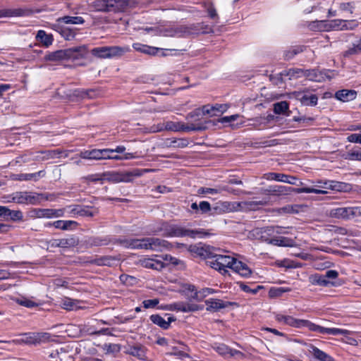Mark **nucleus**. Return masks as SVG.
Segmentation results:
<instances>
[{
	"mask_svg": "<svg viewBox=\"0 0 361 361\" xmlns=\"http://www.w3.org/2000/svg\"><path fill=\"white\" fill-rule=\"evenodd\" d=\"M205 303L208 311L215 312L226 307L223 301L219 299H209L206 300Z\"/></svg>",
	"mask_w": 361,
	"mask_h": 361,
	"instance_id": "e433bc0d",
	"label": "nucleus"
},
{
	"mask_svg": "<svg viewBox=\"0 0 361 361\" xmlns=\"http://www.w3.org/2000/svg\"><path fill=\"white\" fill-rule=\"evenodd\" d=\"M130 0H97L94 8L99 11H123L130 6Z\"/></svg>",
	"mask_w": 361,
	"mask_h": 361,
	"instance_id": "39448f33",
	"label": "nucleus"
},
{
	"mask_svg": "<svg viewBox=\"0 0 361 361\" xmlns=\"http://www.w3.org/2000/svg\"><path fill=\"white\" fill-rule=\"evenodd\" d=\"M67 59L78 60L85 58L87 54V47L85 45L75 47L66 49Z\"/></svg>",
	"mask_w": 361,
	"mask_h": 361,
	"instance_id": "4468645a",
	"label": "nucleus"
},
{
	"mask_svg": "<svg viewBox=\"0 0 361 361\" xmlns=\"http://www.w3.org/2000/svg\"><path fill=\"white\" fill-rule=\"evenodd\" d=\"M213 348L221 355L235 357L243 356V353L237 350H233L229 348L227 345L224 343H214Z\"/></svg>",
	"mask_w": 361,
	"mask_h": 361,
	"instance_id": "dca6fc26",
	"label": "nucleus"
},
{
	"mask_svg": "<svg viewBox=\"0 0 361 361\" xmlns=\"http://www.w3.org/2000/svg\"><path fill=\"white\" fill-rule=\"evenodd\" d=\"M102 348L106 353H118L121 350L120 345L114 343H104L102 345Z\"/></svg>",
	"mask_w": 361,
	"mask_h": 361,
	"instance_id": "864d4df0",
	"label": "nucleus"
},
{
	"mask_svg": "<svg viewBox=\"0 0 361 361\" xmlns=\"http://www.w3.org/2000/svg\"><path fill=\"white\" fill-rule=\"evenodd\" d=\"M127 353L140 360H145L146 358L145 348L141 345L129 346L127 349Z\"/></svg>",
	"mask_w": 361,
	"mask_h": 361,
	"instance_id": "c85d7f7f",
	"label": "nucleus"
},
{
	"mask_svg": "<svg viewBox=\"0 0 361 361\" xmlns=\"http://www.w3.org/2000/svg\"><path fill=\"white\" fill-rule=\"evenodd\" d=\"M302 51V49L301 47H294L291 48L289 50L286 51L285 53V57L286 59L289 60L292 59L294 56Z\"/></svg>",
	"mask_w": 361,
	"mask_h": 361,
	"instance_id": "338daca9",
	"label": "nucleus"
},
{
	"mask_svg": "<svg viewBox=\"0 0 361 361\" xmlns=\"http://www.w3.org/2000/svg\"><path fill=\"white\" fill-rule=\"evenodd\" d=\"M285 324L289 325L295 328L307 327L309 330L312 331L313 323L305 319H295L291 316H288V319Z\"/></svg>",
	"mask_w": 361,
	"mask_h": 361,
	"instance_id": "412c9836",
	"label": "nucleus"
},
{
	"mask_svg": "<svg viewBox=\"0 0 361 361\" xmlns=\"http://www.w3.org/2000/svg\"><path fill=\"white\" fill-rule=\"evenodd\" d=\"M173 148H184L187 147L189 142L185 138L173 139Z\"/></svg>",
	"mask_w": 361,
	"mask_h": 361,
	"instance_id": "69168bd1",
	"label": "nucleus"
},
{
	"mask_svg": "<svg viewBox=\"0 0 361 361\" xmlns=\"http://www.w3.org/2000/svg\"><path fill=\"white\" fill-rule=\"evenodd\" d=\"M298 193H315V194H326L327 191L325 190L310 188V187H303L300 188V190L297 191Z\"/></svg>",
	"mask_w": 361,
	"mask_h": 361,
	"instance_id": "4d7b16f0",
	"label": "nucleus"
},
{
	"mask_svg": "<svg viewBox=\"0 0 361 361\" xmlns=\"http://www.w3.org/2000/svg\"><path fill=\"white\" fill-rule=\"evenodd\" d=\"M260 238L263 241L274 245L282 247H293L295 245L294 241L292 239L286 237H278L269 239L264 235H261Z\"/></svg>",
	"mask_w": 361,
	"mask_h": 361,
	"instance_id": "ddd939ff",
	"label": "nucleus"
},
{
	"mask_svg": "<svg viewBox=\"0 0 361 361\" xmlns=\"http://www.w3.org/2000/svg\"><path fill=\"white\" fill-rule=\"evenodd\" d=\"M19 338L11 341H0V343H8L16 345H36L48 340L49 336L47 333H27L20 335Z\"/></svg>",
	"mask_w": 361,
	"mask_h": 361,
	"instance_id": "423d86ee",
	"label": "nucleus"
},
{
	"mask_svg": "<svg viewBox=\"0 0 361 361\" xmlns=\"http://www.w3.org/2000/svg\"><path fill=\"white\" fill-rule=\"evenodd\" d=\"M148 169H133L130 171L126 172H109L102 173L104 180L117 183L120 182L128 183L133 181L134 178L141 176L145 172H147Z\"/></svg>",
	"mask_w": 361,
	"mask_h": 361,
	"instance_id": "20e7f679",
	"label": "nucleus"
},
{
	"mask_svg": "<svg viewBox=\"0 0 361 361\" xmlns=\"http://www.w3.org/2000/svg\"><path fill=\"white\" fill-rule=\"evenodd\" d=\"M207 262L212 268L221 271L224 275L228 273L226 268L244 278H248L252 274V269L245 263L229 255L215 254L214 258Z\"/></svg>",
	"mask_w": 361,
	"mask_h": 361,
	"instance_id": "f257e3e1",
	"label": "nucleus"
},
{
	"mask_svg": "<svg viewBox=\"0 0 361 361\" xmlns=\"http://www.w3.org/2000/svg\"><path fill=\"white\" fill-rule=\"evenodd\" d=\"M202 107L206 115L213 117L221 115L228 110L229 106L226 104H216L214 105L207 104Z\"/></svg>",
	"mask_w": 361,
	"mask_h": 361,
	"instance_id": "9b49d317",
	"label": "nucleus"
},
{
	"mask_svg": "<svg viewBox=\"0 0 361 361\" xmlns=\"http://www.w3.org/2000/svg\"><path fill=\"white\" fill-rule=\"evenodd\" d=\"M92 152V160H101L110 158V149H94Z\"/></svg>",
	"mask_w": 361,
	"mask_h": 361,
	"instance_id": "c9c22d12",
	"label": "nucleus"
},
{
	"mask_svg": "<svg viewBox=\"0 0 361 361\" xmlns=\"http://www.w3.org/2000/svg\"><path fill=\"white\" fill-rule=\"evenodd\" d=\"M310 352L313 356L320 361H334L333 357L326 354L325 352L319 350L318 348L311 345Z\"/></svg>",
	"mask_w": 361,
	"mask_h": 361,
	"instance_id": "72a5a7b5",
	"label": "nucleus"
},
{
	"mask_svg": "<svg viewBox=\"0 0 361 361\" xmlns=\"http://www.w3.org/2000/svg\"><path fill=\"white\" fill-rule=\"evenodd\" d=\"M256 232V233L257 235H259V233L261 235H264V233H267L268 235H270L271 233H276L277 234H281V233H286V232L284 231H282L281 228L280 227H267V228H262L261 230H259V229H257L255 231Z\"/></svg>",
	"mask_w": 361,
	"mask_h": 361,
	"instance_id": "09e8293b",
	"label": "nucleus"
},
{
	"mask_svg": "<svg viewBox=\"0 0 361 361\" xmlns=\"http://www.w3.org/2000/svg\"><path fill=\"white\" fill-rule=\"evenodd\" d=\"M77 222L74 221H63L58 220L54 222L48 223L46 226H54L56 228L61 229L63 231L71 229L72 226H76Z\"/></svg>",
	"mask_w": 361,
	"mask_h": 361,
	"instance_id": "f704fd0d",
	"label": "nucleus"
},
{
	"mask_svg": "<svg viewBox=\"0 0 361 361\" xmlns=\"http://www.w3.org/2000/svg\"><path fill=\"white\" fill-rule=\"evenodd\" d=\"M360 53H361V38L357 43L353 44V47L345 51L343 55L344 56H349L350 55L358 54Z\"/></svg>",
	"mask_w": 361,
	"mask_h": 361,
	"instance_id": "6e6d98bb",
	"label": "nucleus"
},
{
	"mask_svg": "<svg viewBox=\"0 0 361 361\" xmlns=\"http://www.w3.org/2000/svg\"><path fill=\"white\" fill-rule=\"evenodd\" d=\"M25 11L21 8L6 9L0 11V18L11 16H21L25 15Z\"/></svg>",
	"mask_w": 361,
	"mask_h": 361,
	"instance_id": "a18cd8bd",
	"label": "nucleus"
},
{
	"mask_svg": "<svg viewBox=\"0 0 361 361\" xmlns=\"http://www.w3.org/2000/svg\"><path fill=\"white\" fill-rule=\"evenodd\" d=\"M185 290L184 291H188V297L192 298V299H198V293L195 290V286L192 285H186Z\"/></svg>",
	"mask_w": 361,
	"mask_h": 361,
	"instance_id": "774afa93",
	"label": "nucleus"
},
{
	"mask_svg": "<svg viewBox=\"0 0 361 361\" xmlns=\"http://www.w3.org/2000/svg\"><path fill=\"white\" fill-rule=\"evenodd\" d=\"M206 115L202 107L195 109L185 116L187 123H185V132L202 131L207 128L209 121L203 118Z\"/></svg>",
	"mask_w": 361,
	"mask_h": 361,
	"instance_id": "7ed1b4c3",
	"label": "nucleus"
},
{
	"mask_svg": "<svg viewBox=\"0 0 361 361\" xmlns=\"http://www.w3.org/2000/svg\"><path fill=\"white\" fill-rule=\"evenodd\" d=\"M305 70L300 68H290L283 71L281 75L282 76H288L289 80L297 79L304 76Z\"/></svg>",
	"mask_w": 361,
	"mask_h": 361,
	"instance_id": "4c0bfd02",
	"label": "nucleus"
},
{
	"mask_svg": "<svg viewBox=\"0 0 361 361\" xmlns=\"http://www.w3.org/2000/svg\"><path fill=\"white\" fill-rule=\"evenodd\" d=\"M334 27H337L340 30H353L357 26V23L355 20H335L333 21Z\"/></svg>",
	"mask_w": 361,
	"mask_h": 361,
	"instance_id": "2f4dec72",
	"label": "nucleus"
},
{
	"mask_svg": "<svg viewBox=\"0 0 361 361\" xmlns=\"http://www.w3.org/2000/svg\"><path fill=\"white\" fill-rule=\"evenodd\" d=\"M115 262H116V259L109 256H105L100 257L96 260V263L100 266H112Z\"/></svg>",
	"mask_w": 361,
	"mask_h": 361,
	"instance_id": "8fccbe9b",
	"label": "nucleus"
},
{
	"mask_svg": "<svg viewBox=\"0 0 361 361\" xmlns=\"http://www.w3.org/2000/svg\"><path fill=\"white\" fill-rule=\"evenodd\" d=\"M128 51L127 48L112 46L96 47L91 50V54L99 59H111L123 55Z\"/></svg>",
	"mask_w": 361,
	"mask_h": 361,
	"instance_id": "0eeeda50",
	"label": "nucleus"
},
{
	"mask_svg": "<svg viewBox=\"0 0 361 361\" xmlns=\"http://www.w3.org/2000/svg\"><path fill=\"white\" fill-rule=\"evenodd\" d=\"M72 212L82 216H92L94 214L88 207H78L73 209Z\"/></svg>",
	"mask_w": 361,
	"mask_h": 361,
	"instance_id": "13d9d810",
	"label": "nucleus"
},
{
	"mask_svg": "<svg viewBox=\"0 0 361 361\" xmlns=\"http://www.w3.org/2000/svg\"><path fill=\"white\" fill-rule=\"evenodd\" d=\"M263 178L268 180H276L282 183H286L290 185H302L303 183L299 181L298 183V178L295 176L279 173H267L263 175Z\"/></svg>",
	"mask_w": 361,
	"mask_h": 361,
	"instance_id": "9d476101",
	"label": "nucleus"
},
{
	"mask_svg": "<svg viewBox=\"0 0 361 361\" xmlns=\"http://www.w3.org/2000/svg\"><path fill=\"white\" fill-rule=\"evenodd\" d=\"M80 301L70 298H64L61 300V306L63 309L73 311L81 309Z\"/></svg>",
	"mask_w": 361,
	"mask_h": 361,
	"instance_id": "b1692460",
	"label": "nucleus"
},
{
	"mask_svg": "<svg viewBox=\"0 0 361 361\" xmlns=\"http://www.w3.org/2000/svg\"><path fill=\"white\" fill-rule=\"evenodd\" d=\"M345 159L351 161H361V147H356L345 154Z\"/></svg>",
	"mask_w": 361,
	"mask_h": 361,
	"instance_id": "c03bdc74",
	"label": "nucleus"
},
{
	"mask_svg": "<svg viewBox=\"0 0 361 361\" xmlns=\"http://www.w3.org/2000/svg\"><path fill=\"white\" fill-rule=\"evenodd\" d=\"M241 203L240 209L245 207H247L250 209H255L256 207L259 205H264L267 203V202L263 201H251V202H243Z\"/></svg>",
	"mask_w": 361,
	"mask_h": 361,
	"instance_id": "680f3d73",
	"label": "nucleus"
},
{
	"mask_svg": "<svg viewBox=\"0 0 361 361\" xmlns=\"http://www.w3.org/2000/svg\"><path fill=\"white\" fill-rule=\"evenodd\" d=\"M304 76L310 80L321 82L324 80L325 77L330 78L329 75H326L322 72H319L317 70H305Z\"/></svg>",
	"mask_w": 361,
	"mask_h": 361,
	"instance_id": "7c9ffc66",
	"label": "nucleus"
},
{
	"mask_svg": "<svg viewBox=\"0 0 361 361\" xmlns=\"http://www.w3.org/2000/svg\"><path fill=\"white\" fill-rule=\"evenodd\" d=\"M330 216L343 219H352L361 216V209L357 207H337L331 209Z\"/></svg>",
	"mask_w": 361,
	"mask_h": 361,
	"instance_id": "6e6552de",
	"label": "nucleus"
},
{
	"mask_svg": "<svg viewBox=\"0 0 361 361\" xmlns=\"http://www.w3.org/2000/svg\"><path fill=\"white\" fill-rule=\"evenodd\" d=\"M309 280L312 285H318L324 287L334 286V283L326 279L324 275L314 274L310 276Z\"/></svg>",
	"mask_w": 361,
	"mask_h": 361,
	"instance_id": "bb28decb",
	"label": "nucleus"
},
{
	"mask_svg": "<svg viewBox=\"0 0 361 361\" xmlns=\"http://www.w3.org/2000/svg\"><path fill=\"white\" fill-rule=\"evenodd\" d=\"M312 331H317L321 334H327L331 335H338L339 334L340 329L337 328H325L320 326L319 325H317L313 323Z\"/></svg>",
	"mask_w": 361,
	"mask_h": 361,
	"instance_id": "a19ab883",
	"label": "nucleus"
},
{
	"mask_svg": "<svg viewBox=\"0 0 361 361\" xmlns=\"http://www.w3.org/2000/svg\"><path fill=\"white\" fill-rule=\"evenodd\" d=\"M288 291H290V289L288 288H273L270 289L269 295L271 298L279 297L283 293Z\"/></svg>",
	"mask_w": 361,
	"mask_h": 361,
	"instance_id": "e2e57ef3",
	"label": "nucleus"
},
{
	"mask_svg": "<svg viewBox=\"0 0 361 361\" xmlns=\"http://www.w3.org/2000/svg\"><path fill=\"white\" fill-rule=\"evenodd\" d=\"M171 234L174 236L181 237V236H190L192 238H195L196 235H209L208 233L204 231L203 229L200 230H188L183 228L182 227H174L171 230Z\"/></svg>",
	"mask_w": 361,
	"mask_h": 361,
	"instance_id": "f8f14e48",
	"label": "nucleus"
},
{
	"mask_svg": "<svg viewBox=\"0 0 361 361\" xmlns=\"http://www.w3.org/2000/svg\"><path fill=\"white\" fill-rule=\"evenodd\" d=\"M133 47L135 50H137L138 51H140L142 53L149 54V55H153V56L157 55L158 54V52L160 51L159 48L154 47H149L147 45H144V44H138V43L134 44L133 45Z\"/></svg>",
	"mask_w": 361,
	"mask_h": 361,
	"instance_id": "473e14b6",
	"label": "nucleus"
},
{
	"mask_svg": "<svg viewBox=\"0 0 361 361\" xmlns=\"http://www.w3.org/2000/svg\"><path fill=\"white\" fill-rule=\"evenodd\" d=\"M300 190V188H294L291 187H287L284 185H274L270 186L266 190L276 195H288L291 192L298 193V190Z\"/></svg>",
	"mask_w": 361,
	"mask_h": 361,
	"instance_id": "aec40b11",
	"label": "nucleus"
},
{
	"mask_svg": "<svg viewBox=\"0 0 361 361\" xmlns=\"http://www.w3.org/2000/svg\"><path fill=\"white\" fill-rule=\"evenodd\" d=\"M36 37L46 47L51 45L53 42L52 36L47 35L44 30L38 31Z\"/></svg>",
	"mask_w": 361,
	"mask_h": 361,
	"instance_id": "49530a36",
	"label": "nucleus"
},
{
	"mask_svg": "<svg viewBox=\"0 0 361 361\" xmlns=\"http://www.w3.org/2000/svg\"><path fill=\"white\" fill-rule=\"evenodd\" d=\"M44 60L45 61H50L54 63H59L64 60H68L66 49H60L56 51L49 52L44 56Z\"/></svg>",
	"mask_w": 361,
	"mask_h": 361,
	"instance_id": "a211bd4d",
	"label": "nucleus"
},
{
	"mask_svg": "<svg viewBox=\"0 0 361 361\" xmlns=\"http://www.w3.org/2000/svg\"><path fill=\"white\" fill-rule=\"evenodd\" d=\"M169 310H177L183 312H190L198 310L200 308L195 304L184 303L182 302H175L166 308Z\"/></svg>",
	"mask_w": 361,
	"mask_h": 361,
	"instance_id": "f3484780",
	"label": "nucleus"
},
{
	"mask_svg": "<svg viewBox=\"0 0 361 361\" xmlns=\"http://www.w3.org/2000/svg\"><path fill=\"white\" fill-rule=\"evenodd\" d=\"M288 109L287 102H281L276 103L274 106V111L276 114H285Z\"/></svg>",
	"mask_w": 361,
	"mask_h": 361,
	"instance_id": "3c124183",
	"label": "nucleus"
},
{
	"mask_svg": "<svg viewBox=\"0 0 361 361\" xmlns=\"http://www.w3.org/2000/svg\"><path fill=\"white\" fill-rule=\"evenodd\" d=\"M240 207L241 203L225 201L219 202L216 209H219L222 212H232L240 210Z\"/></svg>",
	"mask_w": 361,
	"mask_h": 361,
	"instance_id": "5701e85b",
	"label": "nucleus"
},
{
	"mask_svg": "<svg viewBox=\"0 0 361 361\" xmlns=\"http://www.w3.org/2000/svg\"><path fill=\"white\" fill-rule=\"evenodd\" d=\"M186 350H188L187 346L182 344L180 348H178L177 346L172 347V351L169 354L178 356L180 358L189 357V355L185 352Z\"/></svg>",
	"mask_w": 361,
	"mask_h": 361,
	"instance_id": "de8ad7c7",
	"label": "nucleus"
},
{
	"mask_svg": "<svg viewBox=\"0 0 361 361\" xmlns=\"http://www.w3.org/2000/svg\"><path fill=\"white\" fill-rule=\"evenodd\" d=\"M223 190H228V186H218L216 188H210L201 187L197 190L198 195H204V194H218L221 193Z\"/></svg>",
	"mask_w": 361,
	"mask_h": 361,
	"instance_id": "58836bf2",
	"label": "nucleus"
},
{
	"mask_svg": "<svg viewBox=\"0 0 361 361\" xmlns=\"http://www.w3.org/2000/svg\"><path fill=\"white\" fill-rule=\"evenodd\" d=\"M52 361H73V357L66 348H60L54 350L50 354Z\"/></svg>",
	"mask_w": 361,
	"mask_h": 361,
	"instance_id": "2eb2a0df",
	"label": "nucleus"
},
{
	"mask_svg": "<svg viewBox=\"0 0 361 361\" xmlns=\"http://www.w3.org/2000/svg\"><path fill=\"white\" fill-rule=\"evenodd\" d=\"M16 302L22 306H25L28 308H32L38 306V303L26 298L16 299Z\"/></svg>",
	"mask_w": 361,
	"mask_h": 361,
	"instance_id": "bf43d9fd",
	"label": "nucleus"
},
{
	"mask_svg": "<svg viewBox=\"0 0 361 361\" xmlns=\"http://www.w3.org/2000/svg\"><path fill=\"white\" fill-rule=\"evenodd\" d=\"M185 123L167 121L165 123V129L168 131L185 132Z\"/></svg>",
	"mask_w": 361,
	"mask_h": 361,
	"instance_id": "ea45409f",
	"label": "nucleus"
},
{
	"mask_svg": "<svg viewBox=\"0 0 361 361\" xmlns=\"http://www.w3.org/2000/svg\"><path fill=\"white\" fill-rule=\"evenodd\" d=\"M327 188H329V190L338 191V192H348L351 190L352 187L350 184L332 180L331 183H328Z\"/></svg>",
	"mask_w": 361,
	"mask_h": 361,
	"instance_id": "c756f323",
	"label": "nucleus"
},
{
	"mask_svg": "<svg viewBox=\"0 0 361 361\" xmlns=\"http://www.w3.org/2000/svg\"><path fill=\"white\" fill-rule=\"evenodd\" d=\"M42 195L30 192H16L11 195V202L18 204H35L41 200Z\"/></svg>",
	"mask_w": 361,
	"mask_h": 361,
	"instance_id": "1a4fd4ad",
	"label": "nucleus"
},
{
	"mask_svg": "<svg viewBox=\"0 0 361 361\" xmlns=\"http://www.w3.org/2000/svg\"><path fill=\"white\" fill-rule=\"evenodd\" d=\"M122 244L128 248L149 249L154 251H162L167 248L169 245L166 241L156 238L126 239L122 241Z\"/></svg>",
	"mask_w": 361,
	"mask_h": 361,
	"instance_id": "f03ea898",
	"label": "nucleus"
},
{
	"mask_svg": "<svg viewBox=\"0 0 361 361\" xmlns=\"http://www.w3.org/2000/svg\"><path fill=\"white\" fill-rule=\"evenodd\" d=\"M33 212L37 218H51V209H35Z\"/></svg>",
	"mask_w": 361,
	"mask_h": 361,
	"instance_id": "603ef678",
	"label": "nucleus"
},
{
	"mask_svg": "<svg viewBox=\"0 0 361 361\" xmlns=\"http://www.w3.org/2000/svg\"><path fill=\"white\" fill-rule=\"evenodd\" d=\"M77 244L78 240L73 237L62 239H56L54 240L51 243L52 246L59 247H71L75 246Z\"/></svg>",
	"mask_w": 361,
	"mask_h": 361,
	"instance_id": "a878e982",
	"label": "nucleus"
},
{
	"mask_svg": "<svg viewBox=\"0 0 361 361\" xmlns=\"http://www.w3.org/2000/svg\"><path fill=\"white\" fill-rule=\"evenodd\" d=\"M159 259L162 260L164 262V267L170 264H172L173 265H178L181 263V261H180L179 259L168 255L161 256Z\"/></svg>",
	"mask_w": 361,
	"mask_h": 361,
	"instance_id": "052dcab7",
	"label": "nucleus"
},
{
	"mask_svg": "<svg viewBox=\"0 0 361 361\" xmlns=\"http://www.w3.org/2000/svg\"><path fill=\"white\" fill-rule=\"evenodd\" d=\"M150 319L154 324H157L164 329H167L170 326V323L175 320L171 317H167V320H166L159 314H152L150 317Z\"/></svg>",
	"mask_w": 361,
	"mask_h": 361,
	"instance_id": "cd10ccee",
	"label": "nucleus"
},
{
	"mask_svg": "<svg viewBox=\"0 0 361 361\" xmlns=\"http://www.w3.org/2000/svg\"><path fill=\"white\" fill-rule=\"evenodd\" d=\"M197 255L200 257L208 258L209 260H212L214 258V248L208 245H203L200 247H195L192 249Z\"/></svg>",
	"mask_w": 361,
	"mask_h": 361,
	"instance_id": "393cba45",
	"label": "nucleus"
},
{
	"mask_svg": "<svg viewBox=\"0 0 361 361\" xmlns=\"http://www.w3.org/2000/svg\"><path fill=\"white\" fill-rule=\"evenodd\" d=\"M140 262L143 267L148 269L160 271L164 267V262L159 259L145 258Z\"/></svg>",
	"mask_w": 361,
	"mask_h": 361,
	"instance_id": "6ab92c4d",
	"label": "nucleus"
},
{
	"mask_svg": "<svg viewBox=\"0 0 361 361\" xmlns=\"http://www.w3.org/2000/svg\"><path fill=\"white\" fill-rule=\"evenodd\" d=\"M23 213L20 210H11L9 209L8 213V217L13 221H21L23 220Z\"/></svg>",
	"mask_w": 361,
	"mask_h": 361,
	"instance_id": "0e129e2a",
	"label": "nucleus"
},
{
	"mask_svg": "<svg viewBox=\"0 0 361 361\" xmlns=\"http://www.w3.org/2000/svg\"><path fill=\"white\" fill-rule=\"evenodd\" d=\"M58 22H63L66 24L80 25L85 23V20L80 16H64L58 18Z\"/></svg>",
	"mask_w": 361,
	"mask_h": 361,
	"instance_id": "37998d69",
	"label": "nucleus"
},
{
	"mask_svg": "<svg viewBox=\"0 0 361 361\" xmlns=\"http://www.w3.org/2000/svg\"><path fill=\"white\" fill-rule=\"evenodd\" d=\"M335 97L338 100L347 102L355 99L357 97V92L352 90H342L336 92Z\"/></svg>",
	"mask_w": 361,
	"mask_h": 361,
	"instance_id": "4be33fe9",
	"label": "nucleus"
},
{
	"mask_svg": "<svg viewBox=\"0 0 361 361\" xmlns=\"http://www.w3.org/2000/svg\"><path fill=\"white\" fill-rule=\"evenodd\" d=\"M278 267L285 268H297L300 267V264L294 261L285 259L281 261H277L276 262Z\"/></svg>",
	"mask_w": 361,
	"mask_h": 361,
	"instance_id": "5fc2aeb1",
	"label": "nucleus"
},
{
	"mask_svg": "<svg viewBox=\"0 0 361 361\" xmlns=\"http://www.w3.org/2000/svg\"><path fill=\"white\" fill-rule=\"evenodd\" d=\"M298 96L300 97L301 102L305 105L315 106L317 104L318 97L315 94L308 96L298 92Z\"/></svg>",
	"mask_w": 361,
	"mask_h": 361,
	"instance_id": "79ce46f5",
	"label": "nucleus"
}]
</instances>
